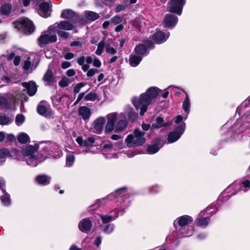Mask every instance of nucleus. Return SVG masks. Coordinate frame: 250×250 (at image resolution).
Segmentation results:
<instances>
[{"label": "nucleus", "instance_id": "obj_57", "mask_svg": "<svg viewBox=\"0 0 250 250\" xmlns=\"http://www.w3.org/2000/svg\"><path fill=\"white\" fill-rule=\"evenodd\" d=\"M93 65L96 67H100L101 66V62L99 59L96 57L93 58Z\"/></svg>", "mask_w": 250, "mask_h": 250}, {"label": "nucleus", "instance_id": "obj_4", "mask_svg": "<svg viewBox=\"0 0 250 250\" xmlns=\"http://www.w3.org/2000/svg\"><path fill=\"white\" fill-rule=\"evenodd\" d=\"M145 133L139 128L134 129L133 132L127 135L125 142L128 147H137L143 145L146 142Z\"/></svg>", "mask_w": 250, "mask_h": 250}, {"label": "nucleus", "instance_id": "obj_21", "mask_svg": "<svg viewBox=\"0 0 250 250\" xmlns=\"http://www.w3.org/2000/svg\"><path fill=\"white\" fill-rule=\"evenodd\" d=\"M164 145L163 142L160 139H157L152 145H148L147 147V151L150 154L157 153Z\"/></svg>", "mask_w": 250, "mask_h": 250}, {"label": "nucleus", "instance_id": "obj_51", "mask_svg": "<svg viewBox=\"0 0 250 250\" xmlns=\"http://www.w3.org/2000/svg\"><path fill=\"white\" fill-rule=\"evenodd\" d=\"M96 97L97 95L96 94L94 93H89L84 97V99L85 101H93L96 99Z\"/></svg>", "mask_w": 250, "mask_h": 250}, {"label": "nucleus", "instance_id": "obj_23", "mask_svg": "<svg viewBox=\"0 0 250 250\" xmlns=\"http://www.w3.org/2000/svg\"><path fill=\"white\" fill-rule=\"evenodd\" d=\"M176 233L178 236L181 237L189 236L193 232V227L192 226H186L184 227H175Z\"/></svg>", "mask_w": 250, "mask_h": 250}, {"label": "nucleus", "instance_id": "obj_56", "mask_svg": "<svg viewBox=\"0 0 250 250\" xmlns=\"http://www.w3.org/2000/svg\"><path fill=\"white\" fill-rule=\"evenodd\" d=\"M7 154V150L5 149L0 150V159L5 160L6 156Z\"/></svg>", "mask_w": 250, "mask_h": 250}, {"label": "nucleus", "instance_id": "obj_10", "mask_svg": "<svg viewBox=\"0 0 250 250\" xmlns=\"http://www.w3.org/2000/svg\"><path fill=\"white\" fill-rule=\"evenodd\" d=\"M186 3V0H171L168 11L180 16L182 13Z\"/></svg>", "mask_w": 250, "mask_h": 250}, {"label": "nucleus", "instance_id": "obj_13", "mask_svg": "<svg viewBox=\"0 0 250 250\" xmlns=\"http://www.w3.org/2000/svg\"><path fill=\"white\" fill-rule=\"evenodd\" d=\"M17 101V98L11 94H6L3 96H0V105L5 108L15 104Z\"/></svg>", "mask_w": 250, "mask_h": 250}, {"label": "nucleus", "instance_id": "obj_36", "mask_svg": "<svg viewBox=\"0 0 250 250\" xmlns=\"http://www.w3.org/2000/svg\"><path fill=\"white\" fill-rule=\"evenodd\" d=\"M142 57L136 55H131L129 58V63L132 67L137 66L141 62Z\"/></svg>", "mask_w": 250, "mask_h": 250}, {"label": "nucleus", "instance_id": "obj_35", "mask_svg": "<svg viewBox=\"0 0 250 250\" xmlns=\"http://www.w3.org/2000/svg\"><path fill=\"white\" fill-rule=\"evenodd\" d=\"M43 80L47 83L48 85L53 84L54 83V78L52 70L48 68L45 73Z\"/></svg>", "mask_w": 250, "mask_h": 250}, {"label": "nucleus", "instance_id": "obj_39", "mask_svg": "<svg viewBox=\"0 0 250 250\" xmlns=\"http://www.w3.org/2000/svg\"><path fill=\"white\" fill-rule=\"evenodd\" d=\"M12 6L10 4L5 3L0 7V13L2 15H7L11 12Z\"/></svg>", "mask_w": 250, "mask_h": 250}, {"label": "nucleus", "instance_id": "obj_28", "mask_svg": "<svg viewBox=\"0 0 250 250\" xmlns=\"http://www.w3.org/2000/svg\"><path fill=\"white\" fill-rule=\"evenodd\" d=\"M22 85L26 88L27 93L29 95L32 96L35 94L37 90V86L35 82L32 81L28 83H23Z\"/></svg>", "mask_w": 250, "mask_h": 250}, {"label": "nucleus", "instance_id": "obj_14", "mask_svg": "<svg viewBox=\"0 0 250 250\" xmlns=\"http://www.w3.org/2000/svg\"><path fill=\"white\" fill-rule=\"evenodd\" d=\"M61 17L67 19L73 23H76L80 19L79 16L73 11L69 9L63 10Z\"/></svg>", "mask_w": 250, "mask_h": 250}, {"label": "nucleus", "instance_id": "obj_61", "mask_svg": "<svg viewBox=\"0 0 250 250\" xmlns=\"http://www.w3.org/2000/svg\"><path fill=\"white\" fill-rule=\"evenodd\" d=\"M85 61V58L83 56H81L77 59V62L80 65H83L84 64Z\"/></svg>", "mask_w": 250, "mask_h": 250}, {"label": "nucleus", "instance_id": "obj_48", "mask_svg": "<svg viewBox=\"0 0 250 250\" xmlns=\"http://www.w3.org/2000/svg\"><path fill=\"white\" fill-rule=\"evenodd\" d=\"M126 113L130 118L134 119L137 116V114L133 112L132 108L130 107H126Z\"/></svg>", "mask_w": 250, "mask_h": 250}, {"label": "nucleus", "instance_id": "obj_24", "mask_svg": "<svg viewBox=\"0 0 250 250\" xmlns=\"http://www.w3.org/2000/svg\"><path fill=\"white\" fill-rule=\"evenodd\" d=\"M169 35L170 33L168 32L164 33L161 31H159L153 34L152 39L156 43L161 44L167 41Z\"/></svg>", "mask_w": 250, "mask_h": 250}, {"label": "nucleus", "instance_id": "obj_63", "mask_svg": "<svg viewBox=\"0 0 250 250\" xmlns=\"http://www.w3.org/2000/svg\"><path fill=\"white\" fill-rule=\"evenodd\" d=\"M112 148V145L111 143H108L104 145L103 149L104 151H107Z\"/></svg>", "mask_w": 250, "mask_h": 250}, {"label": "nucleus", "instance_id": "obj_6", "mask_svg": "<svg viewBox=\"0 0 250 250\" xmlns=\"http://www.w3.org/2000/svg\"><path fill=\"white\" fill-rule=\"evenodd\" d=\"M129 206L127 202L125 205H122L120 208H116L111 211L109 214L100 215L103 224H110L109 223L117 218L119 215L123 214L125 208Z\"/></svg>", "mask_w": 250, "mask_h": 250}, {"label": "nucleus", "instance_id": "obj_46", "mask_svg": "<svg viewBox=\"0 0 250 250\" xmlns=\"http://www.w3.org/2000/svg\"><path fill=\"white\" fill-rule=\"evenodd\" d=\"M105 51L109 54L114 55L116 53L117 50L105 41Z\"/></svg>", "mask_w": 250, "mask_h": 250}, {"label": "nucleus", "instance_id": "obj_1", "mask_svg": "<svg viewBox=\"0 0 250 250\" xmlns=\"http://www.w3.org/2000/svg\"><path fill=\"white\" fill-rule=\"evenodd\" d=\"M42 153L39 154L37 152L39 146L36 144L34 146L29 145L21 150L23 155L22 160L26 161L28 165L34 167L37 166L38 164L42 161L40 160L42 157L45 159L48 157H52L57 159L62 155V150L55 143H41Z\"/></svg>", "mask_w": 250, "mask_h": 250}, {"label": "nucleus", "instance_id": "obj_53", "mask_svg": "<svg viewBox=\"0 0 250 250\" xmlns=\"http://www.w3.org/2000/svg\"><path fill=\"white\" fill-rule=\"evenodd\" d=\"M31 65H32L31 62L29 59H28L24 62L23 67L25 70L27 71L30 68Z\"/></svg>", "mask_w": 250, "mask_h": 250}, {"label": "nucleus", "instance_id": "obj_47", "mask_svg": "<svg viewBox=\"0 0 250 250\" xmlns=\"http://www.w3.org/2000/svg\"><path fill=\"white\" fill-rule=\"evenodd\" d=\"M25 118L24 115L21 114H19L16 116L15 119L16 124L18 126L21 125L25 121Z\"/></svg>", "mask_w": 250, "mask_h": 250}, {"label": "nucleus", "instance_id": "obj_38", "mask_svg": "<svg viewBox=\"0 0 250 250\" xmlns=\"http://www.w3.org/2000/svg\"><path fill=\"white\" fill-rule=\"evenodd\" d=\"M29 136L24 132H21L19 134L17 140L21 144H26L29 141Z\"/></svg>", "mask_w": 250, "mask_h": 250}, {"label": "nucleus", "instance_id": "obj_12", "mask_svg": "<svg viewBox=\"0 0 250 250\" xmlns=\"http://www.w3.org/2000/svg\"><path fill=\"white\" fill-rule=\"evenodd\" d=\"M154 47V43L151 41H147L144 44H139L135 48V52L136 54L139 55L146 56L147 55V49H152Z\"/></svg>", "mask_w": 250, "mask_h": 250}, {"label": "nucleus", "instance_id": "obj_45", "mask_svg": "<svg viewBox=\"0 0 250 250\" xmlns=\"http://www.w3.org/2000/svg\"><path fill=\"white\" fill-rule=\"evenodd\" d=\"M3 195L0 197L1 201L4 206H8L10 204V195L6 192H3Z\"/></svg>", "mask_w": 250, "mask_h": 250}, {"label": "nucleus", "instance_id": "obj_18", "mask_svg": "<svg viewBox=\"0 0 250 250\" xmlns=\"http://www.w3.org/2000/svg\"><path fill=\"white\" fill-rule=\"evenodd\" d=\"M105 121V119L104 117H100L96 119L92 124L93 132L97 134L101 133L103 130Z\"/></svg>", "mask_w": 250, "mask_h": 250}, {"label": "nucleus", "instance_id": "obj_16", "mask_svg": "<svg viewBox=\"0 0 250 250\" xmlns=\"http://www.w3.org/2000/svg\"><path fill=\"white\" fill-rule=\"evenodd\" d=\"M193 219L188 215H183L175 220L173 222L174 227H184L191 223Z\"/></svg>", "mask_w": 250, "mask_h": 250}, {"label": "nucleus", "instance_id": "obj_33", "mask_svg": "<svg viewBox=\"0 0 250 250\" xmlns=\"http://www.w3.org/2000/svg\"><path fill=\"white\" fill-rule=\"evenodd\" d=\"M51 177L45 175H40L36 177V180L38 184L45 186L50 183Z\"/></svg>", "mask_w": 250, "mask_h": 250}, {"label": "nucleus", "instance_id": "obj_55", "mask_svg": "<svg viewBox=\"0 0 250 250\" xmlns=\"http://www.w3.org/2000/svg\"><path fill=\"white\" fill-rule=\"evenodd\" d=\"M84 85V84H83V83H78L75 87H74V92L75 93H78L80 92L81 88L82 87H83Z\"/></svg>", "mask_w": 250, "mask_h": 250}, {"label": "nucleus", "instance_id": "obj_58", "mask_svg": "<svg viewBox=\"0 0 250 250\" xmlns=\"http://www.w3.org/2000/svg\"><path fill=\"white\" fill-rule=\"evenodd\" d=\"M5 186V180L2 178H0V189H1L2 191V192H4L5 191L4 189Z\"/></svg>", "mask_w": 250, "mask_h": 250}, {"label": "nucleus", "instance_id": "obj_29", "mask_svg": "<svg viewBox=\"0 0 250 250\" xmlns=\"http://www.w3.org/2000/svg\"><path fill=\"white\" fill-rule=\"evenodd\" d=\"M123 116V114H120L119 115V116H121L120 120L114 126V130L116 132H121L125 130L127 124V121L125 119H122Z\"/></svg>", "mask_w": 250, "mask_h": 250}, {"label": "nucleus", "instance_id": "obj_37", "mask_svg": "<svg viewBox=\"0 0 250 250\" xmlns=\"http://www.w3.org/2000/svg\"><path fill=\"white\" fill-rule=\"evenodd\" d=\"M13 120V116H8L6 115L0 116V125H7L10 124Z\"/></svg>", "mask_w": 250, "mask_h": 250}, {"label": "nucleus", "instance_id": "obj_11", "mask_svg": "<svg viewBox=\"0 0 250 250\" xmlns=\"http://www.w3.org/2000/svg\"><path fill=\"white\" fill-rule=\"evenodd\" d=\"M106 118L107 122L105 125V131L106 132H110L114 130L117 119H120V118L118 117L117 113L113 112L107 115Z\"/></svg>", "mask_w": 250, "mask_h": 250}, {"label": "nucleus", "instance_id": "obj_60", "mask_svg": "<svg viewBox=\"0 0 250 250\" xmlns=\"http://www.w3.org/2000/svg\"><path fill=\"white\" fill-rule=\"evenodd\" d=\"M83 45V42H79V41H73L70 43L71 46H80L82 47Z\"/></svg>", "mask_w": 250, "mask_h": 250}, {"label": "nucleus", "instance_id": "obj_43", "mask_svg": "<svg viewBox=\"0 0 250 250\" xmlns=\"http://www.w3.org/2000/svg\"><path fill=\"white\" fill-rule=\"evenodd\" d=\"M104 47L105 48V39H104L98 43L95 53L97 55H101Z\"/></svg>", "mask_w": 250, "mask_h": 250}, {"label": "nucleus", "instance_id": "obj_50", "mask_svg": "<svg viewBox=\"0 0 250 250\" xmlns=\"http://www.w3.org/2000/svg\"><path fill=\"white\" fill-rule=\"evenodd\" d=\"M69 79L66 77H63L60 81L59 84L61 87H65L69 84Z\"/></svg>", "mask_w": 250, "mask_h": 250}, {"label": "nucleus", "instance_id": "obj_22", "mask_svg": "<svg viewBox=\"0 0 250 250\" xmlns=\"http://www.w3.org/2000/svg\"><path fill=\"white\" fill-rule=\"evenodd\" d=\"M38 13L43 18H47L50 15L49 4L47 2H43L40 3L37 8Z\"/></svg>", "mask_w": 250, "mask_h": 250}, {"label": "nucleus", "instance_id": "obj_42", "mask_svg": "<svg viewBox=\"0 0 250 250\" xmlns=\"http://www.w3.org/2000/svg\"><path fill=\"white\" fill-rule=\"evenodd\" d=\"M74 161V155L70 153H68L66 156V166L68 167H72Z\"/></svg>", "mask_w": 250, "mask_h": 250}, {"label": "nucleus", "instance_id": "obj_25", "mask_svg": "<svg viewBox=\"0 0 250 250\" xmlns=\"http://www.w3.org/2000/svg\"><path fill=\"white\" fill-rule=\"evenodd\" d=\"M37 111L39 114L45 117L51 114L50 106L44 101L40 102L37 107Z\"/></svg>", "mask_w": 250, "mask_h": 250}, {"label": "nucleus", "instance_id": "obj_19", "mask_svg": "<svg viewBox=\"0 0 250 250\" xmlns=\"http://www.w3.org/2000/svg\"><path fill=\"white\" fill-rule=\"evenodd\" d=\"M93 218H86L82 219L79 224V228L83 232L87 233L92 228Z\"/></svg>", "mask_w": 250, "mask_h": 250}, {"label": "nucleus", "instance_id": "obj_5", "mask_svg": "<svg viewBox=\"0 0 250 250\" xmlns=\"http://www.w3.org/2000/svg\"><path fill=\"white\" fill-rule=\"evenodd\" d=\"M242 187L244 188L243 189L245 192L247 191L250 189V174H247L246 175V179L245 180L241 182L239 181H236L231 185H230L227 188L225 189L222 195L219 197V200L223 197V194L225 192L230 193L231 190H233V192L230 193V195H227L229 198L231 196L236 194L238 190H242Z\"/></svg>", "mask_w": 250, "mask_h": 250}, {"label": "nucleus", "instance_id": "obj_15", "mask_svg": "<svg viewBox=\"0 0 250 250\" xmlns=\"http://www.w3.org/2000/svg\"><path fill=\"white\" fill-rule=\"evenodd\" d=\"M178 18L172 14H167L164 19L163 24L165 28H173L177 24Z\"/></svg>", "mask_w": 250, "mask_h": 250}, {"label": "nucleus", "instance_id": "obj_52", "mask_svg": "<svg viewBox=\"0 0 250 250\" xmlns=\"http://www.w3.org/2000/svg\"><path fill=\"white\" fill-rule=\"evenodd\" d=\"M98 70L94 68H91L88 70L86 74V76L88 77H91L93 76L95 74L98 73Z\"/></svg>", "mask_w": 250, "mask_h": 250}, {"label": "nucleus", "instance_id": "obj_2", "mask_svg": "<svg viewBox=\"0 0 250 250\" xmlns=\"http://www.w3.org/2000/svg\"><path fill=\"white\" fill-rule=\"evenodd\" d=\"M244 111L247 112L243 115L241 118L238 119L232 126L231 125V123L228 122L225 124L222 128V129L225 132L224 135H226L228 138L234 137L236 135L240 134L250 127V110H247L244 109Z\"/></svg>", "mask_w": 250, "mask_h": 250}, {"label": "nucleus", "instance_id": "obj_30", "mask_svg": "<svg viewBox=\"0 0 250 250\" xmlns=\"http://www.w3.org/2000/svg\"><path fill=\"white\" fill-rule=\"evenodd\" d=\"M126 191L127 188L126 187L119 188L108 195L107 196V199L111 200L120 196H124Z\"/></svg>", "mask_w": 250, "mask_h": 250}, {"label": "nucleus", "instance_id": "obj_26", "mask_svg": "<svg viewBox=\"0 0 250 250\" xmlns=\"http://www.w3.org/2000/svg\"><path fill=\"white\" fill-rule=\"evenodd\" d=\"M77 143L81 146L90 147L93 146L95 140L94 137L90 136L83 140L82 137H78L76 140Z\"/></svg>", "mask_w": 250, "mask_h": 250}, {"label": "nucleus", "instance_id": "obj_32", "mask_svg": "<svg viewBox=\"0 0 250 250\" xmlns=\"http://www.w3.org/2000/svg\"><path fill=\"white\" fill-rule=\"evenodd\" d=\"M186 97L182 104V107L184 111L186 113V117L185 119L187 118L188 115L189 113L190 108V101L188 94L185 92Z\"/></svg>", "mask_w": 250, "mask_h": 250}, {"label": "nucleus", "instance_id": "obj_54", "mask_svg": "<svg viewBox=\"0 0 250 250\" xmlns=\"http://www.w3.org/2000/svg\"><path fill=\"white\" fill-rule=\"evenodd\" d=\"M126 9V6L125 5L119 4L117 6L116 12L119 13L122 11H125Z\"/></svg>", "mask_w": 250, "mask_h": 250}, {"label": "nucleus", "instance_id": "obj_62", "mask_svg": "<svg viewBox=\"0 0 250 250\" xmlns=\"http://www.w3.org/2000/svg\"><path fill=\"white\" fill-rule=\"evenodd\" d=\"M74 57V54L73 53H66L64 54V57L66 60H71Z\"/></svg>", "mask_w": 250, "mask_h": 250}, {"label": "nucleus", "instance_id": "obj_7", "mask_svg": "<svg viewBox=\"0 0 250 250\" xmlns=\"http://www.w3.org/2000/svg\"><path fill=\"white\" fill-rule=\"evenodd\" d=\"M56 32L53 29V26H50L47 31L43 33L38 39L39 45L43 47L46 44L57 41Z\"/></svg>", "mask_w": 250, "mask_h": 250}, {"label": "nucleus", "instance_id": "obj_64", "mask_svg": "<svg viewBox=\"0 0 250 250\" xmlns=\"http://www.w3.org/2000/svg\"><path fill=\"white\" fill-rule=\"evenodd\" d=\"M150 125L148 124L143 123L142 124V128L144 131H147L150 128Z\"/></svg>", "mask_w": 250, "mask_h": 250}, {"label": "nucleus", "instance_id": "obj_27", "mask_svg": "<svg viewBox=\"0 0 250 250\" xmlns=\"http://www.w3.org/2000/svg\"><path fill=\"white\" fill-rule=\"evenodd\" d=\"M204 212L205 210L201 211L199 214L200 217L198 218L195 221L196 224L198 226L205 227L208 225L210 221V216L205 218L202 217V216L204 215Z\"/></svg>", "mask_w": 250, "mask_h": 250}, {"label": "nucleus", "instance_id": "obj_8", "mask_svg": "<svg viewBox=\"0 0 250 250\" xmlns=\"http://www.w3.org/2000/svg\"><path fill=\"white\" fill-rule=\"evenodd\" d=\"M16 27L21 29L25 34H31L35 29L33 22L26 18L21 19L17 23Z\"/></svg>", "mask_w": 250, "mask_h": 250}, {"label": "nucleus", "instance_id": "obj_20", "mask_svg": "<svg viewBox=\"0 0 250 250\" xmlns=\"http://www.w3.org/2000/svg\"><path fill=\"white\" fill-rule=\"evenodd\" d=\"M111 24L113 25H117L115 28V31L116 32L121 31L124 28L125 20L123 17L115 16L112 17L111 19Z\"/></svg>", "mask_w": 250, "mask_h": 250}, {"label": "nucleus", "instance_id": "obj_3", "mask_svg": "<svg viewBox=\"0 0 250 250\" xmlns=\"http://www.w3.org/2000/svg\"><path fill=\"white\" fill-rule=\"evenodd\" d=\"M159 89L155 87L148 88L146 93L141 95L139 98L134 97L132 103L136 109H140V114L143 116L147 111L148 106L158 95Z\"/></svg>", "mask_w": 250, "mask_h": 250}, {"label": "nucleus", "instance_id": "obj_40", "mask_svg": "<svg viewBox=\"0 0 250 250\" xmlns=\"http://www.w3.org/2000/svg\"><path fill=\"white\" fill-rule=\"evenodd\" d=\"M162 187L158 184H155L152 186L148 187V190L149 193L155 194L160 192L162 190Z\"/></svg>", "mask_w": 250, "mask_h": 250}, {"label": "nucleus", "instance_id": "obj_49", "mask_svg": "<svg viewBox=\"0 0 250 250\" xmlns=\"http://www.w3.org/2000/svg\"><path fill=\"white\" fill-rule=\"evenodd\" d=\"M57 34H58L59 36L63 39H66L68 38L69 34L68 32H66L65 31H62V30H59L57 29Z\"/></svg>", "mask_w": 250, "mask_h": 250}, {"label": "nucleus", "instance_id": "obj_41", "mask_svg": "<svg viewBox=\"0 0 250 250\" xmlns=\"http://www.w3.org/2000/svg\"><path fill=\"white\" fill-rule=\"evenodd\" d=\"M102 226L103 231L104 233L109 234L114 229V225L112 224H104Z\"/></svg>", "mask_w": 250, "mask_h": 250}, {"label": "nucleus", "instance_id": "obj_17", "mask_svg": "<svg viewBox=\"0 0 250 250\" xmlns=\"http://www.w3.org/2000/svg\"><path fill=\"white\" fill-rule=\"evenodd\" d=\"M75 23L70 22L68 21H62L59 23H56L53 26V29L56 32L57 29L62 30H71L73 29Z\"/></svg>", "mask_w": 250, "mask_h": 250}, {"label": "nucleus", "instance_id": "obj_34", "mask_svg": "<svg viewBox=\"0 0 250 250\" xmlns=\"http://www.w3.org/2000/svg\"><path fill=\"white\" fill-rule=\"evenodd\" d=\"M167 122H165L162 117H158L156 118V122L151 125V129H157L162 127L169 125Z\"/></svg>", "mask_w": 250, "mask_h": 250}, {"label": "nucleus", "instance_id": "obj_59", "mask_svg": "<svg viewBox=\"0 0 250 250\" xmlns=\"http://www.w3.org/2000/svg\"><path fill=\"white\" fill-rule=\"evenodd\" d=\"M71 63L69 62L64 61L62 62L61 67L62 69H66L71 66Z\"/></svg>", "mask_w": 250, "mask_h": 250}, {"label": "nucleus", "instance_id": "obj_44", "mask_svg": "<svg viewBox=\"0 0 250 250\" xmlns=\"http://www.w3.org/2000/svg\"><path fill=\"white\" fill-rule=\"evenodd\" d=\"M85 16L87 20L91 21H95L99 18L98 14L92 11L86 12Z\"/></svg>", "mask_w": 250, "mask_h": 250}, {"label": "nucleus", "instance_id": "obj_31", "mask_svg": "<svg viewBox=\"0 0 250 250\" xmlns=\"http://www.w3.org/2000/svg\"><path fill=\"white\" fill-rule=\"evenodd\" d=\"M79 115L81 116L83 120H89L91 115V112L90 108L85 106H81L79 109L78 111Z\"/></svg>", "mask_w": 250, "mask_h": 250}, {"label": "nucleus", "instance_id": "obj_9", "mask_svg": "<svg viewBox=\"0 0 250 250\" xmlns=\"http://www.w3.org/2000/svg\"><path fill=\"white\" fill-rule=\"evenodd\" d=\"M186 128V124L182 123L176 126L175 130L169 133L167 135L168 143H173L177 141L183 134Z\"/></svg>", "mask_w": 250, "mask_h": 250}]
</instances>
